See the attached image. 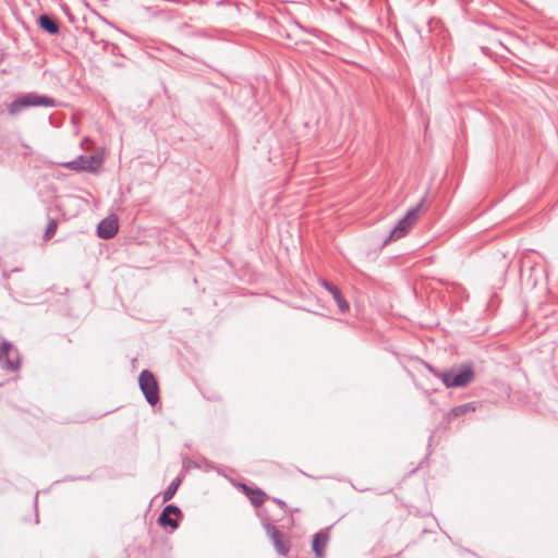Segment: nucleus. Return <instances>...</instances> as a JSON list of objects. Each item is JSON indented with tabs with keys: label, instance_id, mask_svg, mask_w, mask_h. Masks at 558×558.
Wrapping results in <instances>:
<instances>
[{
	"label": "nucleus",
	"instance_id": "f257e3e1",
	"mask_svg": "<svg viewBox=\"0 0 558 558\" xmlns=\"http://www.w3.org/2000/svg\"><path fill=\"white\" fill-rule=\"evenodd\" d=\"M425 367L435 377L439 378L447 388L465 387L474 378V369L471 364L452 366L447 371H439L428 363H425Z\"/></svg>",
	"mask_w": 558,
	"mask_h": 558
},
{
	"label": "nucleus",
	"instance_id": "f03ea898",
	"mask_svg": "<svg viewBox=\"0 0 558 558\" xmlns=\"http://www.w3.org/2000/svg\"><path fill=\"white\" fill-rule=\"evenodd\" d=\"M57 106V100L50 96L41 95L35 92L24 93L14 98L8 104V113L11 117H16L25 109L31 107H47L53 108Z\"/></svg>",
	"mask_w": 558,
	"mask_h": 558
},
{
	"label": "nucleus",
	"instance_id": "7ed1b4c3",
	"mask_svg": "<svg viewBox=\"0 0 558 558\" xmlns=\"http://www.w3.org/2000/svg\"><path fill=\"white\" fill-rule=\"evenodd\" d=\"M424 202L425 197L407 211L405 216L390 230L388 236L384 241V245L404 236L410 231L420 216Z\"/></svg>",
	"mask_w": 558,
	"mask_h": 558
},
{
	"label": "nucleus",
	"instance_id": "20e7f679",
	"mask_svg": "<svg viewBox=\"0 0 558 558\" xmlns=\"http://www.w3.org/2000/svg\"><path fill=\"white\" fill-rule=\"evenodd\" d=\"M140 388L150 405H156L159 400V387L154 374L147 369L141 372L138 376Z\"/></svg>",
	"mask_w": 558,
	"mask_h": 558
},
{
	"label": "nucleus",
	"instance_id": "39448f33",
	"mask_svg": "<svg viewBox=\"0 0 558 558\" xmlns=\"http://www.w3.org/2000/svg\"><path fill=\"white\" fill-rule=\"evenodd\" d=\"M20 365L17 349L10 341L3 340L0 344V367L4 371L16 372L20 369Z\"/></svg>",
	"mask_w": 558,
	"mask_h": 558
},
{
	"label": "nucleus",
	"instance_id": "423d86ee",
	"mask_svg": "<svg viewBox=\"0 0 558 558\" xmlns=\"http://www.w3.org/2000/svg\"><path fill=\"white\" fill-rule=\"evenodd\" d=\"M101 159L98 156L81 155L76 159L68 162H63L61 166L75 171H90L94 172L100 166Z\"/></svg>",
	"mask_w": 558,
	"mask_h": 558
},
{
	"label": "nucleus",
	"instance_id": "0eeeda50",
	"mask_svg": "<svg viewBox=\"0 0 558 558\" xmlns=\"http://www.w3.org/2000/svg\"><path fill=\"white\" fill-rule=\"evenodd\" d=\"M264 529L269 536L276 551L279 555L287 556L290 550L289 539L283 538L280 531L271 523H265Z\"/></svg>",
	"mask_w": 558,
	"mask_h": 558
},
{
	"label": "nucleus",
	"instance_id": "6e6552de",
	"mask_svg": "<svg viewBox=\"0 0 558 558\" xmlns=\"http://www.w3.org/2000/svg\"><path fill=\"white\" fill-rule=\"evenodd\" d=\"M174 514L177 517H182V511L181 509L171 504V505H167L163 510L161 511V513L159 514V518H158V523L159 525L163 526V527H171V530H177L179 527V521L178 519H172L171 515Z\"/></svg>",
	"mask_w": 558,
	"mask_h": 558
},
{
	"label": "nucleus",
	"instance_id": "1a4fd4ad",
	"mask_svg": "<svg viewBox=\"0 0 558 558\" xmlns=\"http://www.w3.org/2000/svg\"><path fill=\"white\" fill-rule=\"evenodd\" d=\"M118 230V219L116 217H107L98 223L97 235L100 239L109 240L117 234Z\"/></svg>",
	"mask_w": 558,
	"mask_h": 558
},
{
	"label": "nucleus",
	"instance_id": "9d476101",
	"mask_svg": "<svg viewBox=\"0 0 558 558\" xmlns=\"http://www.w3.org/2000/svg\"><path fill=\"white\" fill-rule=\"evenodd\" d=\"M322 284L332 295L335 302L338 305L339 311L343 314L347 313L350 306L347 300L342 296L341 291L327 280H323Z\"/></svg>",
	"mask_w": 558,
	"mask_h": 558
},
{
	"label": "nucleus",
	"instance_id": "9b49d317",
	"mask_svg": "<svg viewBox=\"0 0 558 558\" xmlns=\"http://www.w3.org/2000/svg\"><path fill=\"white\" fill-rule=\"evenodd\" d=\"M37 24L49 35H57L60 31L59 22L50 14H40L37 19Z\"/></svg>",
	"mask_w": 558,
	"mask_h": 558
},
{
	"label": "nucleus",
	"instance_id": "f8f14e48",
	"mask_svg": "<svg viewBox=\"0 0 558 558\" xmlns=\"http://www.w3.org/2000/svg\"><path fill=\"white\" fill-rule=\"evenodd\" d=\"M328 542V533L327 531H319L313 537L312 548L317 558H323L325 555V547Z\"/></svg>",
	"mask_w": 558,
	"mask_h": 558
},
{
	"label": "nucleus",
	"instance_id": "ddd939ff",
	"mask_svg": "<svg viewBox=\"0 0 558 558\" xmlns=\"http://www.w3.org/2000/svg\"><path fill=\"white\" fill-rule=\"evenodd\" d=\"M245 495L248 497L252 505L258 507L264 504L265 493L259 488H251L247 485H242Z\"/></svg>",
	"mask_w": 558,
	"mask_h": 558
},
{
	"label": "nucleus",
	"instance_id": "4468645a",
	"mask_svg": "<svg viewBox=\"0 0 558 558\" xmlns=\"http://www.w3.org/2000/svg\"><path fill=\"white\" fill-rule=\"evenodd\" d=\"M473 411H475V404L473 402H468L453 407L450 411V415L453 417H460Z\"/></svg>",
	"mask_w": 558,
	"mask_h": 558
},
{
	"label": "nucleus",
	"instance_id": "2eb2a0df",
	"mask_svg": "<svg viewBox=\"0 0 558 558\" xmlns=\"http://www.w3.org/2000/svg\"><path fill=\"white\" fill-rule=\"evenodd\" d=\"M182 483V477L181 476H177L170 484L169 486L167 487V489L163 492V495H162V499L165 502L169 501L170 499L173 498V496L175 495L179 486L181 485Z\"/></svg>",
	"mask_w": 558,
	"mask_h": 558
},
{
	"label": "nucleus",
	"instance_id": "dca6fc26",
	"mask_svg": "<svg viewBox=\"0 0 558 558\" xmlns=\"http://www.w3.org/2000/svg\"><path fill=\"white\" fill-rule=\"evenodd\" d=\"M57 228H58L57 221L54 219H50L49 223L46 228V231H45V239L48 240V239L52 238L57 231Z\"/></svg>",
	"mask_w": 558,
	"mask_h": 558
},
{
	"label": "nucleus",
	"instance_id": "f3484780",
	"mask_svg": "<svg viewBox=\"0 0 558 558\" xmlns=\"http://www.w3.org/2000/svg\"><path fill=\"white\" fill-rule=\"evenodd\" d=\"M275 501L281 507V508H284L286 507V502L283 500H280V499H275Z\"/></svg>",
	"mask_w": 558,
	"mask_h": 558
},
{
	"label": "nucleus",
	"instance_id": "a211bd4d",
	"mask_svg": "<svg viewBox=\"0 0 558 558\" xmlns=\"http://www.w3.org/2000/svg\"><path fill=\"white\" fill-rule=\"evenodd\" d=\"M37 495H38V493L36 494V497L34 498L35 504H37Z\"/></svg>",
	"mask_w": 558,
	"mask_h": 558
}]
</instances>
